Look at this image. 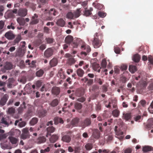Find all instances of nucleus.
<instances>
[{"label":"nucleus","instance_id":"f257e3e1","mask_svg":"<svg viewBox=\"0 0 153 153\" xmlns=\"http://www.w3.org/2000/svg\"><path fill=\"white\" fill-rule=\"evenodd\" d=\"M102 42L98 37H94L92 41V45L94 48H98L101 45Z\"/></svg>","mask_w":153,"mask_h":153},{"label":"nucleus","instance_id":"f03ea898","mask_svg":"<svg viewBox=\"0 0 153 153\" xmlns=\"http://www.w3.org/2000/svg\"><path fill=\"white\" fill-rule=\"evenodd\" d=\"M54 50L52 48H49L44 52V57L48 58L51 56L53 54Z\"/></svg>","mask_w":153,"mask_h":153},{"label":"nucleus","instance_id":"7ed1b4c3","mask_svg":"<svg viewBox=\"0 0 153 153\" xmlns=\"http://www.w3.org/2000/svg\"><path fill=\"white\" fill-rule=\"evenodd\" d=\"M79 119L78 117L75 118L73 119L71 122V125H68L67 127L68 128H72L73 126H78L79 122Z\"/></svg>","mask_w":153,"mask_h":153},{"label":"nucleus","instance_id":"20e7f679","mask_svg":"<svg viewBox=\"0 0 153 153\" xmlns=\"http://www.w3.org/2000/svg\"><path fill=\"white\" fill-rule=\"evenodd\" d=\"M147 85V82L146 81L142 79L137 83L136 86L140 89H142L146 88Z\"/></svg>","mask_w":153,"mask_h":153},{"label":"nucleus","instance_id":"39448f33","mask_svg":"<svg viewBox=\"0 0 153 153\" xmlns=\"http://www.w3.org/2000/svg\"><path fill=\"white\" fill-rule=\"evenodd\" d=\"M27 10L25 8H20L18 11V15L22 17L25 16L27 14Z\"/></svg>","mask_w":153,"mask_h":153},{"label":"nucleus","instance_id":"423d86ee","mask_svg":"<svg viewBox=\"0 0 153 153\" xmlns=\"http://www.w3.org/2000/svg\"><path fill=\"white\" fill-rule=\"evenodd\" d=\"M82 40L80 38H75L72 44V46L73 48H77L79 45L82 43Z\"/></svg>","mask_w":153,"mask_h":153},{"label":"nucleus","instance_id":"0eeeda50","mask_svg":"<svg viewBox=\"0 0 153 153\" xmlns=\"http://www.w3.org/2000/svg\"><path fill=\"white\" fill-rule=\"evenodd\" d=\"M5 37L8 40H12L14 38L15 35L13 33L12 31L10 30L6 32L5 35Z\"/></svg>","mask_w":153,"mask_h":153},{"label":"nucleus","instance_id":"6e6552de","mask_svg":"<svg viewBox=\"0 0 153 153\" xmlns=\"http://www.w3.org/2000/svg\"><path fill=\"white\" fill-rule=\"evenodd\" d=\"M91 123V121L90 118H86L82 123V125L83 128L90 125Z\"/></svg>","mask_w":153,"mask_h":153},{"label":"nucleus","instance_id":"1a4fd4ad","mask_svg":"<svg viewBox=\"0 0 153 153\" xmlns=\"http://www.w3.org/2000/svg\"><path fill=\"white\" fill-rule=\"evenodd\" d=\"M38 17V15L36 14H34V15L32 17L31 21L30 22V24L31 25H35L38 23L39 22V20L37 19Z\"/></svg>","mask_w":153,"mask_h":153},{"label":"nucleus","instance_id":"9d476101","mask_svg":"<svg viewBox=\"0 0 153 153\" xmlns=\"http://www.w3.org/2000/svg\"><path fill=\"white\" fill-rule=\"evenodd\" d=\"M55 128L52 126H49L47 128V134L46 135V137H48L49 136L51 135V133H53L55 131Z\"/></svg>","mask_w":153,"mask_h":153},{"label":"nucleus","instance_id":"9b49d317","mask_svg":"<svg viewBox=\"0 0 153 153\" xmlns=\"http://www.w3.org/2000/svg\"><path fill=\"white\" fill-rule=\"evenodd\" d=\"M73 38L72 36L71 35H68L67 36L65 39V42L69 45L72 42H73Z\"/></svg>","mask_w":153,"mask_h":153},{"label":"nucleus","instance_id":"f8f14e48","mask_svg":"<svg viewBox=\"0 0 153 153\" xmlns=\"http://www.w3.org/2000/svg\"><path fill=\"white\" fill-rule=\"evenodd\" d=\"M51 91L52 94L57 96L59 94L60 92V89L58 87H53Z\"/></svg>","mask_w":153,"mask_h":153},{"label":"nucleus","instance_id":"ddd939ff","mask_svg":"<svg viewBox=\"0 0 153 153\" xmlns=\"http://www.w3.org/2000/svg\"><path fill=\"white\" fill-rule=\"evenodd\" d=\"M62 140L64 142L69 143L71 140V136L68 135H65L62 137Z\"/></svg>","mask_w":153,"mask_h":153},{"label":"nucleus","instance_id":"4468645a","mask_svg":"<svg viewBox=\"0 0 153 153\" xmlns=\"http://www.w3.org/2000/svg\"><path fill=\"white\" fill-rule=\"evenodd\" d=\"M100 133L98 129H95L93 132V137L95 139H98L100 137Z\"/></svg>","mask_w":153,"mask_h":153},{"label":"nucleus","instance_id":"2eb2a0df","mask_svg":"<svg viewBox=\"0 0 153 153\" xmlns=\"http://www.w3.org/2000/svg\"><path fill=\"white\" fill-rule=\"evenodd\" d=\"M58 63V60L56 58H53L50 62L49 64L51 67L55 66Z\"/></svg>","mask_w":153,"mask_h":153},{"label":"nucleus","instance_id":"dca6fc26","mask_svg":"<svg viewBox=\"0 0 153 153\" xmlns=\"http://www.w3.org/2000/svg\"><path fill=\"white\" fill-rule=\"evenodd\" d=\"M92 66L94 70L95 71H97L98 72H100L101 68H100L99 64L96 63L94 62L92 64Z\"/></svg>","mask_w":153,"mask_h":153},{"label":"nucleus","instance_id":"f3484780","mask_svg":"<svg viewBox=\"0 0 153 153\" xmlns=\"http://www.w3.org/2000/svg\"><path fill=\"white\" fill-rule=\"evenodd\" d=\"M46 138L44 136L39 137L37 139L36 142L38 144H41L45 142Z\"/></svg>","mask_w":153,"mask_h":153},{"label":"nucleus","instance_id":"a211bd4d","mask_svg":"<svg viewBox=\"0 0 153 153\" xmlns=\"http://www.w3.org/2000/svg\"><path fill=\"white\" fill-rule=\"evenodd\" d=\"M142 150L144 152H146L149 151H153V148L151 146H146L143 147Z\"/></svg>","mask_w":153,"mask_h":153},{"label":"nucleus","instance_id":"6ab92c4d","mask_svg":"<svg viewBox=\"0 0 153 153\" xmlns=\"http://www.w3.org/2000/svg\"><path fill=\"white\" fill-rule=\"evenodd\" d=\"M56 24L62 27H64L65 24V21L62 18L58 19L56 22Z\"/></svg>","mask_w":153,"mask_h":153},{"label":"nucleus","instance_id":"aec40b11","mask_svg":"<svg viewBox=\"0 0 153 153\" xmlns=\"http://www.w3.org/2000/svg\"><path fill=\"white\" fill-rule=\"evenodd\" d=\"M13 68V65L10 62H6L5 65L4 66V69L6 70H10Z\"/></svg>","mask_w":153,"mask_h":153},{"label":"nucleus","instance_id":"412c9836","mask_svg":"<svg viewBox=\"0 0 153 153\" xmlns=\"http://www.w3.org/2000/svg\"><path fill=\"white\" fill-rule=\"evenodd\" d=\"M58 136L56 134L53 135L49 139V141L51 143L55 142L58 139Z\"/></svg>","mask_w":153,"mask_h":153},{"label":"nucleus","instance_id":"4be33fe9","mask_svg":"<svg viewBox=\"0 0 153 153\" xmlns=\"http://www.w3.org/2000/svg\"><path fill=\"white\" fill-rule=\"evenodd\" d=\"M129 70L131 73H134L137 71V68L136 66L132 65H130L129 66Z\"/></svg>","mask_w":153,"mask_h":153},{"label":"nucleus","instance_id":"5701e85b","mask_svg":"<svg viewBox=\"0 0 153 153\" xmlns=\"http://www.w3.org/2000/svg\"><path fill=\"white\" fill-rule=\"evenodd\" d=\"M47 111L45 110H42L39 111L38 114L40 117H43L46 115Z\"/></svg>","mask_w":153,"mask_h":153},{"label":"nucleus","instance_id":"b1692460","mask_svg":"<svg viewBox=\"0 0 153 153\" xmlns=\"http://www.w3.org/2000/svg\"><path fill=\"white\" fill-rule=\"evenodd\" d=\"M123 134V131H120L117 132L116 134V137L119 139L120 140H122L123 138V136H122Z\"/></svg>","mask_w":153,"mask_h":153},{"label":"nucleus","instance_id":"393cba45","mask_svg":"<svg viewBox=\"0 0 153 153\" xmlns=\"http://www.w3.org/2000/svg\"><path fill=\"white\" fill-rule=\"evenodd\" d=\"M22 39V37L21 34H19L15 39L13 41V45H15L16 44L18 43Z\"/></svg>","mask_w":153,"mask_h":153},{"label":"nucleus","instance_id":"a878e982","mask_svg":"<svg viewBox=\"0 0 153 153\" xmlns=\"http://www.w3.org/2000/svg\"><path fill=\"white\" fill-rule=\"evenodd\" d=\"M17 20L18 22L21 25L23 26L25 24V20L23 18H18Z\"/></svg>","mask_w":153,"mask_h":153},{"label":"nucleus","instance_id":"bb28decb","mask_svg":"<svg viewBox=\"0 0 153 153\" xmlns=\"http://www.w3.org/2000/svg\"><path fill=\"white\" fill-rule=\"evenodd\" d=\"M59 101L57 99H55L52 100L50 104V105L53 107L56 106L59 104Z\"/></svg>","mask_w":153,"mask_h":153},{"label":"nucleus","instance_id":"cd10ccee","mask_svg":"<svg viewBox=\"0 0 153 153\" xmlns=\"http://www.w3.org/2000/svg\"><path fill=\"white\" fill-rule=\"evenodd\" d=\"M7 100V97L6 96L3 97L1 99L0 101V105H1L2 106L4 105Z\"/></svg>","mask_w":153,"mask_h":153},{"label":"nucleus","instance_id":"c85d7f7f","mask_svg":"<svg viewBox=\"0 0 153 153\" xmlns=\"http://www.w3.org/2000/svg\"><path fill=\"white\" fill-rule=\"evenodd\" d=\"M147 127L148 128H153V119H150L148 120Z\"/></svg>","mask_w":153,"mask_h":153},{"label":"nucleus","instance_id":"c756f323","mask_svg":"<svg viewBox=\"0 0 153 153\" xmlns=\"http://www.w3.org/2000/svg\"><path fill=\"white\" fill-rule=\"evenodd\" d=\"M7 114L10 115L13 114H14L15 112V109L13 107L9 108L7 111Z\"/></svg>","mask_w":153,"mask_h":153},{"label":"nucleus","instance_id":"7c9ffc66","mask_svg":"<svg viewBox=\"0 0 153 153\" xmlns=\"http://www.w3.org/2000/svg\"><path fill=\"white\" fill-rule=\"evenodd\" d=\"M76 73L78 76L82 77L84 74V71L82 69L79 68L77 70Z\"/></svg>","mask_w":153,"mask_h":153},{"label":"nucleus","instance_id":"2f4dec72","mask_svg":"<svg viewBox=\"0 0 153 153\" xmlns=\"http://www.w3.org/2000/svg\"><path fill=\"white\" fill-rule=\"evenodd\" d=\"M38 121V119L36 117H33L30 122V124L32 126H33L36 124Z\"/></svg>","mask_w":153,"mask_h":153},{"label":"nucleus","instance_id":"473e14b6","mask_svg":"<svg viewBox=\"0 0 153 153\" xmlns=\"http://www.w3.org/2000/svg\"><path fill=\"white\" fill-rule=\"evenodd\" d=\"M75 61L73 57H71L68 59L67 62L69 65H71L74 64Z\"/></svg>","mask_w":153,"mask_h":153},{"label":"nucleus","instance_id":"72a5a7b5","mask_svg":"<svg viewBox=\"0 0 153 153\" xmlns=\"http://www.w3.org/2000/svg\"><path fill=\"white\" fill-rule=\"evenodd\" d=\"M140 57L138 54L135 55L133 57V60L135 62H138L139 61Z\"/></svg>","mask_w":153,"mask_h":153},{"label":"nucleus","instance_id":"f704fd0d","mask_svg":"<svg viewBox=\"0 0 153 153\" xmlns=\"http://www.w3.org/2000/svg\"><path fill=\"white\" fill-rule=\"evenodd\" d=\"M123 118L126 120H128L131 119V117L130 114L126 113L123 114Z\"/></svg>","mask_w":153,"mask_h":153},{"label":"nucleus","instance_id":"c9c22d12","mask_svg":"<svg viewBox=\"0 0 153 153\" xmlns=\"http://www.w3.org/2000/svg\"><path fill=\"white\" fill-rule=\"evenodd\" d=\"M95 110L97 112L101 111L102 109V106L101 104L99 102L96 105Z\"/></svg>","mask_w":153,"mask_h":153},{"label":"nucleus","instance_id":"e433bc0d","mask_svg":"<svg viewBox=\"0 0 153 153\" xmlns=\"http://www.w3.org/2000/svg\"><path fill=\"white\" fill-rule=\"evenodd\" d=\"M25 53L24 51L22 49H19L16 53L17 56L20 57H22L24 55Z\"/></svg>","mask_w":153,"mask_h":153},{"label":"nucleus","instance_id":"4c0bfd02","mask_svg":"<svg viewBox=\"0 0 153 153\" xmlns=\"http://www.w3.org/2000/svg\"><path fill=\"white\" fill-rule=\"evenodd\" d=\"M93 147V145L91 143H88L85 146V148L87 150H91Z\"/></svg>","mask_w":153,"mask_h":153},{"label":"nucleus","instance_id":"58836bf2","mask_svg":"<svg viewBox=\"0 0 153 153\" xmlns=\"http://www.w3.org/2000/svg\"><path fill=\"white\" fill-rule=\"evenodd\" d=\"M112 113L113 116L117 117L119 115L120 111L118 109H116L113 111Z\"/></svg>","mask_w":153,"mask_h":153},{"label":"nucleus","instance_id":"ea45409f","mask_svg":"<svg viewBox=\"0 0 153 153\" xmlns=\"http://www.w3.org/2000/svg\"><path fill=\"white\" fill-rule=\"evenodd\" d=\"M44 73V71L42 69H40L36 72V74L37 76L41 77L43 75Z\"/></svg>","mask_w":153,"mask_h":153},{"label":"nucleus","instance_id":"a19ab883","mask_svg":"<svg viewBox=\"0 0 153 153\" xmlns=\"http://www.w3.org/2000/svg\"><path fill=\"white\" fill-rule=\"evenodd\" d=\"M149 62L148 65L149 66L151 65H153V56H149L148 58Z\"/></svg>","mask_w":153,"mask_h":153},{"label":"nucleus","instance_id":"79ce46f5","mask_svg":"<svg viewBox=\"0 0 153 153\" xmlns=\"http://www.w3.org/2000/svg\"><path fill=\"white\" fill-rule=\"evenodd\" d=\"M104 80L100 78H95L94 79V81L100 85H102L103 83Z\"/></svg>","mask_w":153,"mask_h":153},{"label":"nucleus","instance_id":"37998d69","mask_svg":"<svg viewBox=\"0 0 153 153\" xmlns=\"http://www.w3.org/2000/svg\"><path fill=\"white\" fill-rule=\"evenodd\" d=\"M81 12L80 8L77 9L76 12L74 13L75 18H76L79 17L80 15Z\"/></svg>","mask_w":153,"mask_h":153},{"label":"nucleus","instance_id":"c03bdc74","mask_svg":"<svg viewBox=\"0 0 153 153\" xmlns=\"http://www.w3.org/2000/svg\"><path fill=\"white\" fill-rule=\"evenodd\" d=\"M9 138L10 142L12 144H15L17 143V140L16 138L13 137H10Z\"/></svg>","mask_w":153,"mask_h":153},{"label":"nucleus","instance_id":"a18cd8bd","mask_svg":"<svg viewBox=\"0 0 153 153\" xmlns=\"http://www.w3.org/2000/svg\"><path fill=\"white\" fill-rule=\"evenodd\" d=\"M75 108L76 109H80L82 107V105L81 103L78 102L76 103L74 105Z\"/></svg>","mask_w":153,"mask_h":153},{"label":"nucleus","instance_id":"49530a36","mask_svg":"<svg viewBox=\"0 0 153 153\" xmlns=\"http://www.w3.org/2000/svg\"><path fill=\"white\" fill-rule=\"evenodd\" d=\"M50 150V148L49 147H47L44 149H41L40 153H46L49 152Z\"/></svg>","mask_w":153,"mask_h":153},{"label":"nucleus","instance_id":"de8ad7c7","mask_svg":"<svg viewBox=\"0 0 153 153\" xmlns=\"http://www.w3.org/2000/svg\"><path fill=\"white\" fill-rule=\"evenodd\" d=\"M67 18L68 19H73L74 16V14L71 12L68 13L66 15Z\"/></svg>","mask_w":153,"mask_h":153},{"label":"nucleus","instance_id":"09e8293b","mask_svg":"<svg viewBox=\"0 0 153 153\" xmlns=\"http://www.w3.org/2000/svg\"><path fill=\"white\" fill-rule=\"evenodd\" d=\"M29 134L22 133L21 135V138L23 139H25L29 137Z\"/></svg>","mask_w":153,"mask_h":153},{"label":"nucleus","instance_id":"8fccbe9b","mask_svg":"<svg viewBox=\"0 0 153 153\" xmlns=\"http://www.w3.org/2000/svg\"><path fill=\"white\" fill-rule=\"evenodd\" d=\"M85 10L84 12V15L86 16H89L91 14V12L89 10H86V7H85Z\"/></svg>","mask_w":153,"mask_h":153},{"label":"nucleus","instance_id":"3c124183","mask_svg":"<svg viewBox=\"0 0 153 153\" xmlns=\"http://www.w3.org/2000/svg\"><path fill=\"white\" fill-rule=\"evenodd\" d=\"M43 39H38L36 41V44L37 46H39L43 42Z\"/></svg>","mask_w":153,"mask_h":153},{"label":"nucleus","instance_id":"603ef678","mask_svg":"<svg viewBox=\"0 0 153 153\" xmlns=\"http://www.w3.org/2000/svg\"><path fill=\"white\" fill-rule=\"evenodd\" d=\"M81 148L79 146H76L74 147V153H79L81 150Z\"/></svg>","mask_w":153,"mask_h":153},{"label":"nucleus","instance_id":"864d4df0","mask_svg":"<svg viewBox=\"0 0 153 153\" xmlns=\"http://www.w3.org/2000/svg\"><path fill=\"white\" fill-rule=\"evenodd\" d=\"M45 40L48 43L50 44L53 43L54 39L52 38H46Z\"/></svg>","mask_w":153,"mask_h":153},{"label":"nucleus","instance_id":"5fc2aeb1","mask_svg":"<svg viewBox=\"0 0 153 153\" xmlns=\"http://www.w3.org/2000/svg\"><path fill=\"white\" fill-rule=\"evenodd\" d=\"M7 16L9 17L10 18H13L15 16L14 14H13L10 10L8 11Z\"/></svg>","mask_w":153,"mask_h":153},{"label":"nucleus","instance_id":"6e6d98bb","mask_svg":"<svg viewBox=\"0 0 153 153\" xmlns=\"http://www.w3.org/2000/svg\"><path fill=\"white\" fill-rule=\"evenodd\" d=\"M101 64L102 68H105L106 67L107 65V62L106 60L105 59H104L102 60Z\"/></svg>","mask_w":153,"mask_h":153},{"label":"nucleus","instance_id":"4d7b16f0","mask_svg":"<svg viewBox=\"0 0 153 153\" xmlns=\"http://www.w3.org/2000/svg\"><path fill=\"white\" fill-rule=\"evenodd\" d=\"M20 67L21 68H24L25 67V62L23 60H21L19 63Z\"/></svg>","mask_w":153,"mask_h":153},{"label":"nucleus","instance_id":"13d9d810","mask_svg":"<svg viewBox=\"0 0 153 153\" xmlns=\"http://www.w3.org/2000/svg\"><path fill=\"white\" fill-rule=\"evenodd\" d=\"M80 54L82 58L84 59H85V57L84 56H86L88 54L87 53H86L85 51H82L81 52Z\"/></svg>","mask_w":153,"mask_h":153},{"label":"nucleus","instance_id":"bf43d9fd","mask_svg":"<svg viewBox=\"0 0 153 153\" xmlns=\"http://www.w3.org/2000/svg\"><path fill=\"white\" fill-rule=\"evenodd\" d=\"M44 32L47 33L49 34L50 33V30L47 27H44L43 28Z\"/></svg>","mask_w":153,"mask_h":153},{"label":"nucleus","instance_id":"052dcab7","mask_svg":"<svg viewBox=\"0 0 153 153\" xmlns=\"http://www.w3.org/2000/svg\"><path fill=\"white\" fill-rule=\"evenodd\" d=\"M56 12V11L55 9H51L50 11L49 12V13L50 15H51L52 14L54 16H56L55 13Z\"/></svg>","mask_w":153,"mask_h":153},{"label":"nucleus","instance_id":"680f3d73","mask_svg":"<svg viewBox=\"0 0 153 153\" xmlns=\"http://www.w3.org/2000/svg\"><path fill=\"white\" fill-rule=\"evenodd\" d=\"M98 14L100 17L102 18L105 17L106 15V13H105L101 12H98Z\"/></svg>","mask_w":153,"mask_h":153},{"label":"nucleus","instance_id":"e2e57ef3","mask_svg":"<svg viewBox=\"0 0 153 153\" xmlns=\"http://www.w3.org/2000/svg\"><path fill=\"white\" fill-rule=\"evenodd\" d=\"M26 122L25 121H22L19 123L18 126L20 127H24L26 125Z\"/></svg>","mask_w":153,"mask_h":153},{"label":"nucleus","instance_id":"0e129e2a","mask_svg":"<svg viewBox=\"0 0 153 153\" xmlns=\"http://www.w3.org/2000/svg\"><path fill=\"white\" fill-rule=\"evenodd\" d=\"M1 123L2 124H3L4 125H3L4 126H8V123L7 122V121L4 120V119L3 118L1 120Z\"/></svg>","mask_w":153,"mask_h":153},{"label":"nucleus","instance_id":"69168bd1","mask_svg":"<svg viewBox=\"0 0 153 153\" xmlns=\"http://www.w3.org/2000/svg\"><path fill=\"white\" fill-rule=\"evenodd\" d=\"M87 84L88 85H90L93 83V79H88L87 81Z\"/></svg>","mask_w":153,"mask_h":153},{"label":"nucleus","instance_id":"338daca9","mask_svg":"<svg viewBox=\"0 0 153 153\" xmlns=\"http://www.w3.org/2000/svg\"><path fill=\"white\" fill-rule=\"evenodd\" d=\"M7 136L5 134H0V140L4 139H5L7 137Z\"/></svg>","mask_w":153,"mask_h":153},{"label":"nucleus","instance_id":"774afa93","mask_svg":"<svg viewBox=\"0 0 153 153\" xmlns=\"http://www.w3.org/2000/svg\"><path fill=\"white\" fill-rule=\"evenodd\" d=\"M54 124L56 125L57 124L59 123V118L58 117H55L54 119Z\"/></svg>","mask_w":153,"mask_h":153}]
</instances>
